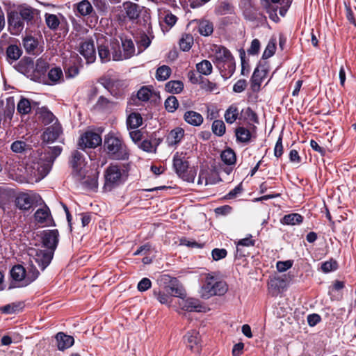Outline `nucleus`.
I'll return each instance as SVG.
<instances>
[{
  "instance_id": "nucleus-29",
  "label": "nucleus",
  "mask_w": 356,
  "mask_h": 356,
  "mask_svg": "<svg viewBox=\"0 0 356 356\" xmlns=\"http://www.w3.org/2000/svg\"><path fill=\"white\" fill-rule=\"evenodd\" d=\"M83 162V154L77 150L74 151L72 154L71 165L73 169L80 174V177L81 176V171L84 165Z\"/></svg>"
},
{
  "instance_id": "nucleus-25",
  "label": "nucleus",
  "mask_w": 356,
  "mask_h": 356,
  "mask_svg": "<svg viewBox=\"0 0 356 356\" xmlns=\"http://www.w3.org/2000/svg\"><path fill=\"white\" fill-rule=\"evenodd\" d=\"M10 275L14 281L23 282V285H26V273L24 268L22 266H14L10 270Z\"/></svg>"
},
{
  "instance_id": "nucleus-20",
  "label": "nucleus",
  "mask_w": 356,
  "mask_h": 356,
  "mask_svg": "<svg viewBox=\"0 0 356 356\" xmlns=\"http://www.w3.org/2000/svg\"><path fill=\"white\" fill-rule=\"evenodd\" d=\"M98 55L102 63L109 62L112 56V50L111 49V41L106 43L97 42Z\"/></svg>"
},
{
  "instance_id": "nucleus-57",
  "label": "nucleus",
  "mask_w": 356,
  "mask_h": 356,
  "mask_svg": "<svg viewBox=\"0 0 356 356\" xmlns=\"http://www.w3.org/2000/svg\"><path fill=\"white\" fill-rule=\"evenodd\" d=\"M293 265V261L291 260H286L284 261H277L276 264L277 269L279 272H284L288 269L291 268Z\"/></svg>"
},
{
  "instance_id": "nucleus-16",
  "label": "nucleus",
  "mask_w": 356,
  "mask_h": 356,
  "mask_svg": "<svg viewBox=\"0 0 356 356\" xmlns=\"http://www.w3.org/2000/svg\"><path fill=\"white\" fill-rule=\"evenodd\" d=\"M179 307L187 312H203V309L204 308L200 303V302L197 299L189 298H183L179 302Z\"/></svg>"
},
{
  "instance_id": "nucleus-34",
  "label": "nucleus",
  "mask_w": 356,
  "mask_h": 356,
  "mask_svg": "<svg viewBox=\"0 0 356 356\" xmlns=\"http://www.w3.org/2000/svg\"><path fill=\"white\" fill-rule=\"evenodd\" d=\"M11 150L17 154H22L31 149V145L22 140H15L10 145Z\"/></svg>"
},
{
  "instance_id": "nucleus-12",
  "label": "nucleus",
  "mask_w": 356,
  "mask_h": 356,
  "mask_svg": "<svg viewBox=\"0 0 356 356\" xmlns=\"http://www.w3.org/2000/svg\"><path fill=\"white\" fill-rule=\"evenodd\" d=\"M79 52L86 60L88 64L94 63L96 59V51L93 40H87L82 42Z\"/></svg>"
},
{
  "instance_id": "nucleus-48",
  "label": "nucleus",
  "mask_w": 356,
  "mask_h": 356,
  "mask_svg": "<svg viewBox=\"0 0 356 356\" xmlns=\"http://www.w3.org/2000/svg\"><path fill=\"white\" fill-rule=\"evenodd\" d=\"M154 296L157 299V300L161 304H168L170 302V296L166 291H153Z\"/></svg>"
},
{
  "instance_id": "nucleus-35",
  "label": "nucleus",
  "mask_w": 356,
  "mask_h": 356,
  "mask_svg": "<svg viewBox=\"0 0 356 356\" xmlns=\"http://www.w3.org/2000/svg\"><path fill=\"white\" fill-rule=\"evenodd\" d=\"M222 161L227 165H234L236 162V154L234 152L230 149H226L222 151L220 155Z\"/></svg>"
},
{
  "instance_id": "nucleus-55",
  "label": "nucleus",
  "mask_w": 356,
  "mask_h": 356,
  "mask_svg": "<svg viewBox=\"0 0 356 356\" xmlns=\"http://www.w3.org/2000/svg\"><path fill=\"white\" fill-rule=\"evenodd\" d=\"M337 268V263L335 261H328L322 264L321 269L325 273H330L336 270Z\"/></svg>"
},
{
  "instance_id": "nucleus-60",
  "label": "nucleus",
  "mask_w": 356,
  "mask_h": 356,
  "mask_svg": "<svg viewBox=\"0 0 356 356\" xmlns=\"http://www.w3.org/2000/svg\"><path fill=\"white\" fill-rule=\"evenodd\" d=\"M39 275V271L35 268L31 270L26 274V284H29L34 281Z\"/></svg>"
},
{
  "instance_id": "nucleus-22",
  "label": "nucleus",
  "mask_w": 356,
  "mask_h": 356,
  "mask_svg": "<svg viewBox=\"0 0 356 356\" xmlns=\"http://www.w3.org/2000/svg\"><path fill=\"white\" fill-rule=\"evenodd\" d=\"M184 131L181 127H176L172 129L167 136V143L169 146L177 145L182 139Z\"/></svg>"
},
{
  "instance_id": "nucleus-50",
  "label": "nucleus",
  "mask_w": 356,
  "mask_h": 356,
  "mask_svg": "<svg viewBox=\"0 0 356 356\" xmlns=\"http://www.w3.org/2000/svg\"><path fill=\"white\" fill-rule=\"evenodd\" d=\"M212 131L217 136H222L225 132L224 122L222 120H215L212 124Z\"/></svg>"
},
{
  "instance_id": "nucleus-56",
  "label": "nucleus",
  "mask_w": 356,
  "mask_h": 356,
  "mask_svg": "<svg viewBox=\"0 0 356 356\" xmlns=\"http://www.w3.org/2000/svg\"><path fill=\"white\" fill-rule=\"evenodd\" d=\"M227 250L225 249L215 248L212 250L211 254L214 260L218 261L225 258L227 256Z\"/></svg>"
},
{
  "instance_id": "nucleus-30",
  "label": "nucleus",
  "mask_w": 356,
  "mask_h": 356,
  "mask_svg": "<svg viewBox=\"0 0 356 356\" xmlns=\"http://www.w3.org/2000/svg\"><path fill=\"white\" fill-rule=\"evenodd\" d=\"M283 277H275L268 282L269 290L275 295L280 291V288H284L286 286V282L288 279L286 275Z\"/></svg>"
},
{
  "instance_id": "nucleus-36",
  "label": "nucleus",
  "mask_w": 356,
  "mask_h": 356,
  "mask_svg": "<svg viewBox=\"0 0 356 356\" xmlns=\"http://www.w3.org/2000/svg\"><path fill=\"white\" fill-rule=\"evenodd\" d=\"M302 221V217L301 215L298 213H291L288 215H285L282 220V222L286 225H295L297 224H300Z\"/></svg>"
},
{
  "instance_id": "nucleus-42",
  "label": "nucleus",
  "mask_w": 356,
  "mask_h": 356,
  "mask_svg": "<svg viewBox=\"0 0 356 356\" xmlns=\"http://www.w3.org/2000/svg\"><path fill=\"white\" fill-rule=\"evenodd\" d=\"M193 44V38L191 34H184L179 40V46L181 50L188 51Z\"/></svg>"
},
{
  "instance_id": "nucleus-61",
  "label": "nucleus",
  "mask_w": 356,
  "mask_h": 356,
  "mask_svg": "<svg viewBox=\"0 0 356 356\" xmlns=\"http://www.w3.org/2000/svg\"><path fill=\"white\" fill-rule=\"evenodd\" d=\"M260 48V42L259 40L254 39L251 42V46L250 49L248 50L249 54L254 55L257 54Z\"/></svg>"
},
{
  "instance_id": "nucleus-13",
  "label": "nucleus",
  "mask_w": 356,
  "mask_h": 356,
  "mask_svg": "<svg viewBox=\"0 0 356 356\" xmlns=\"http://www.w3.org/2000/svg\"><path fill=\"white\" fill-rule=\"evenodd\" d=\"M268 70L264 65H259L254 71L251 78V88L254 92L260 90L261 84L266 77Z\"/></svg>"
},
{
  "instance_id": "nucleus-51",
  "label": "nucleus",
  "mask_w": 356,
  "mask_h": 356,
  "mask_svg": "<svg viewBox=\"0 0 356 356\" xmlns=\"http://www.w3.org/2000/svg\"><path fill=\"white\" fill-rule=\"evenodd\" d=\"M152 94V90L149 88L143 86L138 91L137 97L139 100L147 102L151 97Z\"/></svg>"
},
{
  "instance_id": "nucleus-33",
  "label": "nucleus",
  "mask_w": 356,
  "mask_h": 356,
  "mask_svg": "<svg viewBox=\"0 0 356 356\" xmlns=\"http://www.w3.org/2000/svg\"><path fill=\"white\" fill-rule=\"evenodd\" d=\"M38 41L33 37H26L24 39V47L26 51L29 54H37Z\"/></svg>"
},
{
  "instance_id": "nucleus-32",
  "label": "nucleus",
  "mask_w": 356,
  "mask_h": 356,
  "mask_svg": "<svg viewBox=\"0 0 356 356\" xmlns=\"http://www.w3.org/2000/svg\"><path fill=\"white\" fill-rule=\"evenodd\" d=\"M127 126L130 129H136L143 123V118L138 113H131L127 120Z\"/></svg>"
},
{
  "instance_id": "nucleus-62",
  "label": "nucleus",
  "mask_w": 356,
  "mask_h": 356,
  "mask_svg": "<svg viewBox=\"0 0 356 356\" xmlns=\"http://www.w3.org/2000/svg\"><path fill=\"white\" fill-rule=\"evenodd\" d=\"M94 6L100 12L105 13L107 10V3L106 0H91Z\"/></svg>"
},
{
  "instance_id": "nucleus-64",
  "label": "nucleus",
  "mask_w": 356,
  "mask_h": 356,
  "mask_svg": "<svg viewBox=\"0 0 356 356\" xmlns=\"http://www.w3.org/2000/svg\"><path fill=\"white\" fill-rule=\"evenodd\" d=\"M79 68L74 65H70L65 70L66 76L73 78L79 74Z\"/></svg>"
},
{
  "instance_id": "nucleus-7",
  "label": "nucleus",
  "mask_w": 356,
  "mask_h": 356,
  "mask_svg": "<svg viewBox=\"0 0 356 356\" xmlns=\"http://www.w3.org/2000/svg\"><path fill=\"white\" fill-rule=\"evenodd\" d=\"M173 167L179 177L187 181H194V173L187 174L188 162L186 160L185 154L183 152H176L173 156Z\"/></svg>"
},
{
  "instance_id": "nucleus-49",
  "label": "nucleus",
  "mask_w": 356,
  "mask_h": 356,
  "mask_svg": "<svg viewBox=\"0 0 356 356\" xmlns=\"http://www.w3.org/2000/svg\"><path fill=\"white\" fill-rule=\"evenodd\" d=\"M45 21L47 26L51 29H56L60 24L56 15L53 14H46Z\"/></svg>"
},
{
  "instance_id": "nucleus-9",
  "label": "nucleus",
  "mask_w": 356,
  "mask_h": 356,
  "mask_svg": "<svg viewBox=\"0 0 356 356\" xmlns=\"http://www.w3.org/2000/svg\"><path fill=\"white\" fill-rule=\"evenodd\" d=\"M102 139L99 134L93 131H87L80 138L79 145L82 148H95L102 144Z\"/></svg>"
},
{
  "instance_id": "nucleus-26",
  "label": "nucleus",
  "mask_w": 356,
  "mask_h": 356,
  "mask_svg": "<svg viewBox=\"0 0 356 356\" xmlns=\"http://www.w3.org/2000/svg\"><path fill=\"white\" fill-rule=\"evenodd\" d=\"M195 22L197 24L198 32L202 35L209 36L213 33V23L211 22L209 20L199 19L195 20Z\"/></svg>"
},
{
  "instance_id": "nucleus-58",
  "label": "nucleus",
  "mask_w": 356,
  "mask_h": 356,
  "mask_svg": "<svg viewBox=\"0 0 356 356\" xmlns=\"http://www.w3.org/2000/svg\"><path fill=\"white\" fill-rule=\"evenodd\" d=\"M151 285L152 282L149 279L143 278L138 284V291L143 292L149 289L151 287Z\"/></svg>"
},
{
  "instance_id": "nucleus-39",
  "label": "nucleus",
  "mask_w": 356,
  "mask_h": 356,
  "mask_svg": "<svg viewBox=\"0 0 356 356\" xmlns=\"http://www.w3.org/2000/svg\"><path fill=\"white\" fill-rule=\"evenodd\" d=\"M24 305L22 302H13L1 307V311L4 314H14L22 310Z\"/></svg>"
},
{
  "instance_id": "nucleus-15",
  "label": "nucleus",
  "mask_w": 356,
  "mask_h": 356,
  "mask_svg": "<svg viewBox=\"0 0 356 356\" xmlns=\"http://www.w3.org/2000/svg\"><path fill=\"white\" fill-rule=\"evenodd\" d=\"M34 218L37 223L41 224L42 226L54 225V220L50 210L47 206L37 209L34 213Z\"/></svg>"
},
{
  "instance_id": "nucleus-52",
  "label": "nucleus",
  "mask_w": 356,
  "mask_h": 356,
  "mask_svg": "<svg viewBox=\"0 0 356 356\" xmlns=\"http://www.w3.org/2000/svg\"><path fill=\"white\" fill-rule=\"evenodd\" d=\"M179 103L175 96H170L165 102V107L169 112H174L178 107Z\"/></svg>"
},
{
  "instance_id": "nucleus-8",
  "label": "nucleus",
  "mask_w": 356,
  "mask_h": 356,
  "mask_svg": "<svg viewBox=\"0 0 356 356\" xmlns=\"http://www.w3.org/2000/svg\"><path fill=\"white\" fill-rule=\"evenodd\" d=\"M122 182L121 170L118 165L109 166L105 172L104 189L111 191Z\"/></svg>"
},
{
  "instance_id": "nucleus-53",
  "label": "nucleus",
  "mask_w": 356,
  "mask_h": 356,
  "mask_svg": "<svg viewBox=\"0 0 356 356\" xmlns=\"http://www.w3.org/2000/svg\"><path fill=\"white\" fill-rule=\"evenodd\" d=\"M275 42L274 40H270L263 53L262 58L267 59L271 57L275 54Z\"/></svg>"
},
{
  "instance_id": "nucleus-45",
  "label": "nucleus",
  "mask_w": 356,
  "mask_h": 356,
  "mask_svg": "<svg viewBox=\"0 0 356 356\" xmlns=\"http://www.w3.org/2000/svg\"><path fill=\"white\" fill-rule=\"evenodd\" d=\"M6 54L8 58L17 60L22 55V50L17 45L11 44L8 47Z\"/></svg>"
},
{
  "instance_id": "nucleus-44",
  "label": "nucleus",
  "mask_w": 356,
  "mask_h": 356,
  "mask_svg": "<svg viewBox=\"0 0 356 356\" xmlns=\"http://www.w3.org/2000/svg\"><path fill=\"white\" fill-rule=\"evenodd\" d=\"M197 70L204 75H209L212 72V65L210 61L203 60L196 65Z\"/></svg>"
},
{
  "instance_id": "nucleus-59",
  "label": "nucleus",
  "mask_w": 356,
  "mask_h": 356,
  "mask_svg": "<svg viewBox=\"0 0 356 356\" xmlns=\"http://www.w3.org/2000/svg\"><path fill=\"white\" fill-rule=\"evenodd\" d=\"M245 115L246 116V119L250 122L258 123V117L254 111H253L250 108H248L245 111Z\"/></svg>"
},
{
  "instance_id": "nucleus-28",
  "label": "nucleus",
  "mask_w": 356,
  "mask_h": 356,
  "mask_svg": "<svg viewBox=\"0 0 356 356\" xmlns=\"http://www.w3.org/2000/svg\"><path fill=\"white\" fill-rule=\"evenodd\" d=\"M38 118L44 125H48L58 120L54 115L46 108H42L38 112Z\"/></svg>"
},
{
  "instance_id": "nucleus-10",
  "label": "nucleus",
  "mask_w": 356,
  "mask_h": 356,
  "mask_svg": "<svg viewBox=\"0 0 356 356\" xmlns=\"http://www.w3.org/2000/svg\"><path fill=\"white\" fill-rule=\"evenodd\" d=\"M8 23L11 33L19 34L24 28V22L17 10H13L8 13Z\"/></svg>"
},
{
  "instance_id": "nucleus-37",
  "label": "nucleus",
  "mask_w": 356,
  "mask_h": 356,
  "mask_svg": "<svg viewBox=\"0 0 356 356\" xmlns=\"http://www.w3.org/2000/svg\"><path fill=\"white\" fill-rule=\"evenodd\" d=\"M238 111L236 106L232 105L225 111V119L229 124H232L238 118Z\"/></svg>"
},
{
  "instance_id": "nucleus-21",
  "label": "nucleus",
  "mask_w": 356,
  "mask_h": 356,
  "mask_svg": "<svg viewBox=\"0 0 356 356\" xmlns=\"http://www.w3.org/2000/svg\"><path fill=\"white\" fill-rule=\"evenodd\" d=\"M57 347L60 350H64L70 348L74 343V339L72 336L67 335L63 332H58L56 335Z\"/></svg>"
},
{
  "instance_id": "nucleus-43",
  "label": "nucleus",
  "mask_w": 356,
  "mask_h": 356,
  "mask_svg": "<svg viewBox=\"0 0 356 356\" xmlns=\"http://www.w3.org/2000/svg\"><path fill=\"white\" fill-rule=\"evenodd\" d=\"M183 88V83L180 81H170L165 84V90L171 93H179Z\"/></svg>"
},
{
  "instance_id": "nucleus-41",
  "label": "nucleus",
  "mask_w": 356,
  "mask_h": 356,
  "mask_svg": "<svg viewBox=\"0 0 356 356\" xmlns=\"http://www.w3.org/2000/svg\"><path fill=\"white\" fill-rule=\"evenodd\" d=\"M233 11L232 6L227 1H222L216 8L215 13L219 15H225L232 13Z\"/></svg>"
},
{
  "instance_id": "nucleus-5",
  "label": "nucleus",
  "mask_w": 356,
  "mask_h": 356,
  "mask_svg": "<svg viewBox=\"0 0 356 356\" xmlns=\"http://www.w3.org/2000/svg\"><path fill=\"white\" fill-rule=\"evenodd\" d=\"M113 60L120 61L129 59L135 54V47L131 39H121V42L117 38L111 40Z\"/></svg>"
},
{
  "instance_id": "nucleus-23",
  "label": "nucleus",
  "mask_w": 356,
  "mask_h": 356,
  "mask_svg": "<svg viewBox=\"0 0 356 356\" xmlns=\"http://www.w3.org/2000/svg\"><path fill=\"white\" fill-rule=\"evenodd\" d=\"M81 184L87 189L96 191L98 187L97 175L92 172L90 175L84 176L80 179Z\"/></svg>"
},
{
  "instance_id": "nucleus-14",
  "label": "nucleus",
  "mask_w": 356,
  "mask_h": 356,
  "mask_svg": "<svg viewBox=\"0 0 356 356\" xmlns=\"http://www.w3.org/2000/svg\"><path fill=\"white\" fill-rule=\"evenodd\" d=\"M35 197V194L19 193L15 197V205L20 210L27 211L31 208Z\"/></svg>"
},
{
  "instance_id": "nucleus-31",
  "label": "nucleus",
  "mask_w": 356,
  "mask_h": 356,
  "mask_svg": "<svg viewBox=\"0 0 356 356\" xmlns=\"http://www.w3.org/2000/svg\"><path fill=\"white\" fill-rule=\"evenodd\" d=\"M166 292L171 296L178 297L181 299L186 298V291L181 286L175 284L165 286Z\"/></svg>"
},
{
  "instance_id": "nucleus-3",
  "label": "nucleus",
  "mask_w": 356,
  "mask_h": 356,
  "mask_svg": "<svg viewBox=\"0 0 356 356\" xmlns=\"http://www.w3.org/2000/svg\"><path fill=\"white\" fill-rule=\"evenodd\" d=\"M61 150L58 146L49 147L47 152L38 155V161H33L31 174L36 179H42L49 172L54 160L61 153Z\"/></svg>"
},
{
  "instance_id": "nucleus-38",
  "label": "nucleus",
  "mask_w": 356,
  "mask_h": 356,
  "mask_svg": "<svg viewBox=\"0 0 356 356\" xmlns=\"http://www.w3.org/2000/svg\"><path fill=\"white\" fill-rule=\"evenodd\" d=\"M236 136L238 141L248 143L251 138V133L248 129L241 127L236 129Z\"/></svg>"
},
{
  "instance_id": "nucleus-46",
  "label": "nucleus",
  "mask_w": 356,
  "mask_h": 356,
  "mask_svg": "<svg viewBox=\"0 0 356 356\" xmlns=\"http://www.w3.org/2000/svg\"><path fill=\"white\" fill-rule=\"evenodd\" d=\"M171 74V69L167 65L159 67L156 73V78L159 81H165L168 79Z\"/></svg>"
},
{
  "instance_id": "nucleus-1",
  "label": "nucleus",
  "mask_w": 356,
  "mask_h": 356,
  "mask_svg": "<svg viewBox=\"0 0 356 356\" xmlns=\"http://www.w3.org/2000/svg\"><path fill=\"white\" fill-rule=\"evenodd\" d=\"M57 229L44 231L42 236L43 249H31L30 255L34 257L35 262L43 270L51 262L58 243Z\"/></svg>"
},
{
  "instance_id": "nucleus-40",
  "label": "nucleus",
  "mask_w": 356,
  "mask_h": 356,
  "mask_svg": "<svg viewBox=\"0 0 356 356\" xmlns=\"http://www.w3.org/2000/svg\"><path fill=\"white\" fill-rule=\"evenodd\" d=\"M48 78L53 83H58L63 79V74L60 67H54L48 73Z\"/></svg>"
},
{
  "instance_id": "nucleus-19",
  "label": "nucleus",
  "mask_w": 356,
  "mask_h": 356,
  "mask_svg": "<svg viewBox=\"0 0 356 356\" xmlns=\"http://www.w3.org/2000/svg\"><path fill=\"white\" fill-rule=\"evenodd\" d=\"M127 17L130 20H134L140 17L141 13L140 6L131 1H125L122 4Z\"/></svg>"
},
{
  "instance_id": "nucleus-4",
  "label": "nucleus",
  "mask_w": 356,
  "mask_h": 356,
  "mask_svg": "<svg viewBox=\"0 0 356 356\" xmlns=\"http://www.w3.org/2000/svg\"><path fill=\"white\" fill-rule=\"evenodd\" d=\"M104 147L110 158L115 160L128 159L127 147L122 139L114 134L109 133L104 138Z\"/></svg>"
},
{
  "instance_id": "nucleus-2",
  "label": "nucleus",
  "mask_w": 356,
  "mask_h": 356,
  "mask_svg": "<svg viewBox=\"0 0 356 356\" xmlns=\"http://www.w3.org/2000/svg\"><path fill=\"white\" fill-rule=\"evenodd\" d=\"M211 60L220 70L222 76L225 78L230 77L235 72L236 64L229 50L223 46L215 44L211 49Z\"/></svg>"
},
{
  "instance_id": "nucleus-24",
  "label": "nucleus",
  "mask_w": 356,
  "mask_h": 356,
  "mask_svg": "<svg viewBox=\"0 0 356 356\" xmlns=\"http://www.w3.org/2000/svg\"><path fill=\"white\" fill-rule=\"evenodd\" d=\"M184 120L193 126H200L203 122V117L197 112L193 111H186L184 115Z\"/></svg>"
},
{
  "instance_id": "nucleus-47",
  "label": "nucleus",
  "mask_w": 356,
  "mask_h": 356,
  "mask_svg": "<svg viewBox=\"0 0 356 356\" xmlns=\"http://www.w3.org/2000/svg\"><path fill=\"white\" fill-rule=\"evenodd\" d=\"M17 111L21 114H28L31 110L29 100L26 98L21 99L17 104Z\"/></svg>"
},
{
  "instance_id": "nucleus-11",
  "label": "nucleus",
  "mask_w": 356,
  "mask_h": 356,
  "mask_svg": "<svg viewBox=\"0 0 356 356\" xmlns=\"http://www.w3.org/2000/svg\"><path fill=\"white\" fill-rule=\"evenodd\" d=\"M63 130L58 120L49 127H48L42 135L43 142L47 143H52L56 140L60 135L62 134Z\"/></svg>"
},
{
  "instance_id": "nucleus-17",
  "label": "nucleus",
  "mask_w": 356,
  "mask_h": 356,
  "mask_svg": "<svg viewBox=\"0 0 356 356\" xmlns=\"http://www.w3.org/2000/svg\"><path fill=\"white\" fill-rule=\"evenodd\" d=\"M186 343L189 348L195 352L199 353L201 349L200 337L199 332L196 330L188 332L186 336Z\"/></svg>"
},
{
  "instance_id": "nucleus-6",
  "label": "nucleus",
  "mask_w": 356,
  "mask_h": 356,
  "mask_svg": "<svg viewBox=\"0 0 356 356\" xmlns=\"http://www.w3.org/2000/svg\"><path fill=\"white\" fill-rule=\"evenodd\" d=\"M227 290V286L225 282L218 280L216 277L211 274H207L201 287V296L207 299L213 296H222Z\"/></svg>"
},
{
  "instance_id": "nucleus-63",
  "label": "nucleus",
  "mask_w": 356,
  "mask_h": 356,
  "mask_svg": "<svg viewBox=\"0 0 356 356\" xmlns=\"http://www.w3.org/2000/svg\"><path fill=\"white\" fill-rule=\"evenodd\" d=\"M247 86V82L245 79L238 80L233 87V90L236 92H243Z\"/></svg>"
},
{
  "instance_id": "nucleus-18",
  "label": "nucleus",
  "mask_w": 356,
  "mask_h": 356,
  "mask_svg": "<svg viewBox=\"0 0 356 356\" xmlns=\"http://www.w3.org/2000/svg\"><path fill=\"white\" fill-rule=\"evenodd\" d=\"M17 11L21 15L24 22H26L28 24L31 23L39 14L37 9L29 6H19Z\"/></svg>"
},
{
  "instance_id": "nucleus-27",
  "label": "nucleus",
  "mask_w": 356,
  "mask_h": 356,
  "mask_svg": "<svg viewBox=\"0 0 356 356\" xmlns=\"http://www.w3.org/2000/svg\"><path fill=\"white\" fill-rule=\"evenodd\" d=\"M79 15L82 17L91 15L95 13L94 8L88 0H83L76 4Z\"/></svg>"
},
{
  "instance_id": "nucleus-54",
  "label": "nucleus",
  "mask_w": 356,
  "mask_h": 356,
  "mask_svg": "<svg viewBox=\"0 0 356 356\" xmlns=\"http://www.w3.org/2000/svg\"><path fill=\"white\" fill-rule=\"evenodd\" d=\"M209 176H210V170L202 169L199 173L197 184L199 185H208Z\"/></svg>"
}]
</instances>
